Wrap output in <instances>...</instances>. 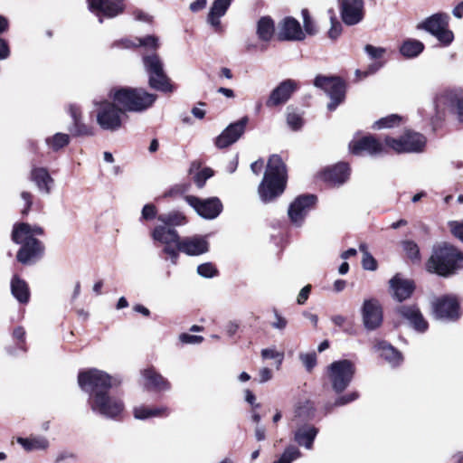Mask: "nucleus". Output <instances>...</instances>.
Here are the masks:
<instances>
[{
	"instance_id": "nucleus-1",
	"label": "nucleus",
	"mask_w": 463,
	"mask_h": 463,
	"mask_svg": "<svg viewBox=\"0 0 463 463\" xmlns=\"http://www.w3.org/2000/svg\"><path fill=\"white\" fill-rule=\"evenodd\" d=\"M78 383L81 390L89 392V404L92 411L109 419L117 418L123 412L121 399L110 395L109 392L120 383L118 378L98 369H90L79 373Z\"/></svg>"
},
{
	"instance_id": "nucleus-2",
	"label": "nucleus",
	"mask_w": 463,
	"mask_h": 463,
	"mask_svg": "<svg viewBox=\"0 0 463 463\" xmlns=\"http://www.w3.org/2000/svg\"><path fill=\"white\" fill-rule=\"evenodd\" d=\"M43 235V229L38 225L25 222L15 223L12 232V240L20 244L21 248L16 258L24 265H30L40 259L44 251V246L38 240Z\"/></svg>"
},
{
	"instance_id": "nucleus-3",
	"label": "nucleus",
	"mask_w": 463,
	"mask_h": 463,
	"mask_svg": "<svg viewBox=\"0 0 463 463\" xmlns=\"http://www.w3.org/2000/svg\"><path fill=\"white\" fill-rule=\"evenodd\" d=\"M287 167L279 155L269 156L258 193L262 202L269 203L283 194L287 184Z\"/></svg>"
},
{
	"instance_id": "nucleus-4",
	"label": "nucleus",
	"mask_w": 463,
	"mask_h": 463,
	"mask_svg": "<svg viewBox=\"0 0 463 463\" xmlns=\"http://www.w3.org/2000/svg\"><path fill=\"white\" fill-rule=\"evenodd\" d=\"M427 270L440 276H449L463 268V253L447 242L433 247L426 264Z\"/></svg>"
},
{
	"instance_id": "nucleus-5",
	"label": "nucleus",
	"mask_w": 463,
	"mask_h": 463,
	"mask_svg": "<svg viewBox=\"0 0 463 463\" xmlns=\"http://www.w3.org/2000/svg\"><path fill=\"white\" fill-rule=\"evenodd\" d=\"M109 98L117 103L123 111L143 112L150 108L156 99L155 94L142 88H116L110 90Z\"/></svg>"
},
{
	"instance_id": "nucleus-6",
	"label": "nucleus",
	"mask_w": 463,
	"mask_h": 463,
	"mask_svg": "<svg viewBox=\"0 0 463 463\" xmlns=\"http://www.w3.org/2000/svg\"><path fill=\"white\" fill-rule=\"evenodd\" d=\"M97 124L102 130H119L127 118L123 109L113 100L94 101Z\"/></svg>"
},
{
	"instance_id": "nucleus-7",
	"label": "nucleus",
	"mask_w": 463,
	"mask_h": 463,
	"mask_svg": "<svg viewBox=\"0 0 463 463\" xmlns=\"http://www.w3.org/2000/svg\"><path fill=\"white\" fill-rule=\"evenodd\" d=\"M145 71L148 74L149 86L156 90L171 92L173 86L164 71V64L156 53L143 56Z\"/></svg>"
},
{
	"instance_id": "nucleus-8",
	"label": "nucleus",
	"mask_w": 463,
	"mask_h": 463,
	"mask_svg": "<svg viewBox=\"0 0 463 463\" xmlns=\"http://www.w3.org/2000/svg\"><path fill=\"white\" fill-rule=\"evenodd\" d=\"M327 372L333 390L342 392L352 382L355 367L351 361L345 359L333 362L328 366Z\"/></svg>"
},
{
	"instance_id": "nucleus-9",
	"label": "nucleus",
	"mask_w": 463,
	"mask_h": 463,
	"mask_svg": "<svg viewBox=\"0 0 463 463\" xmlns=\"http://www.w3.org/2000/svg\"><path fill=\"white\" fill-rule=\"evenodd\" d=\"M385 145L398 154L420 153L426 146V138L418 132L408 130L398 138L386 137Z\"/></svg>"
},
{
	"instance_id": "nucleus-10",
	"label": "nucleus",
	"mask_w": 463,
	"mask_h": 463,
	"mask_svg": "<svg viewBox=\"0 0 463 463\" xmlns=\"http://www.w3.org/2000/svg\"><path fill=\"white\" fill-rule=\"evenodd\" d=\"M314 85L329 96L331 101L327 104L328 110H335L344 101L345 88L339 78L318 75L314 80Z\"/></svg>"
},
{
	"instance_id": "nucleus-11",
	"label": "nucleus",
	"mask_w": 463,
	"mask_h": 463,
	"mask_svg": "<svg viewBox=\"0 0 463 463\" xmlns=\"http://www.w3.org/2000/svg\"><path fill=\"white\" fill-rule=\"evenodd\" d=\"M151 236L155 241L165 245L164 252L169 256L173 264H176L179 256L178 243L181 241L177 232L165 225H157L152 231Z\"/></svg>"
},
{
	"instance_id": "nucleus-12",
	"label": "nucleus",
	"mask_w": 463,
	"mask_h": 463,
	"mask_svg": "<svg viewBox=\"0 0 463 463\" xmlns=\"http://www.w3.org/2000/svg\"><path fill=\"white\" fill-rule=\"evenodd\" d=\"M418 29H423L434 35L442 44L449 45L454 39L453 33L448 28L447 16L436 14L425 19L417 25Z\"/></svg>"
},
{
	"instance_id": "nucleus-13",
	"label": "nucleus",
	"mask_w": 463,
	"mask_h": 463,
	"mask_svg": "<svg viewBox=\"0 0 463 463\" xmlns=\"http://www.w3.org/2000/svg\"><path fill=\"white\" fill-rule=\"evenodd\" d=\"M185 201L204 219H214L222 211V204L217 197L201 200L198 197L188 195L185 196Z\"/></svg>"
},
{
	"instance_id": "nucleus-14",
	"label": "nucleus",
	"mask_w": 463,
	"mask_h": 463,
	"mask_svg": "<svg viewBox=\"0 0 463 463\" xmlns=\"http://www.w3.org/2000/svg\"><path fill=\"white\" fill-rule=\"evenodd\" d=\"M317 202V197L312 194L298 196L289 205L288 214L290 221L297 226H300L309 211Z\"/></svg>"
},
{
	"instance_id": "nucleus-15",
	"label": "nucleus",
	"mask_w": 463,
	"mask_h": 463,
	"mask_svg": "<svg viewBox=\"0 0 463 463\" xmlns=\"http://www.w3.org/2000/svg\"><path fill=\"white\" fill-rule=\"evenodd\" d=\"M249 117L244 116L238 121L231 123L215 139L218 148H226L234 144L244 134L249 123Z\"/></svg>"
},
{
	"instance_id": "nucleus-16",
	"label": "nucleus",
	"mask_w": 463,
	"mask_h": 463,
	"mask_svg": "<svg viewBox=\"0 0 463 463\" xmlns=\"http://www.w3.org/2000/svg\"><path fill=\"white\" fill-rule=\"evenodd\" d=\"M433 313L438 319L456 320L461 315L458 300L453 296L438 298L433 303Z\"/></svg>"
},
{
	"instance_id": "nucleus-17",
	"label": "nucleus",
	"mask_w": 463,
	"mask_h": 463,
	"mask_svg": "<svg viewBox=\"0 0 463 463\" xmlns=\"http://www.w3.org/2000/svg\"><path fill=\"white\" fill-rule=\"evenodd\" d=\"M437 106L450 109L459 122L463 123V92L460 90L444 91L437 98Z\"/></svg>"
},
{
	"instance_id": "nucleus-18",
	"label": "nucleus",
	"mask_w": 463,
	"mask_h": 463,
	"mask_svg": "<svg viewBox=\"0 0 463 463\" xmlns=\"http://www.w3.org/2000/svg\"><path fill=\"white\" fill-rule=\"evenodd\" d=\"M89 9L98 16L113 18L124 11L123 0H87Z\"/></svg>"
},
{
	"instance_id": "nucleus-19",
	"label": "nucleus",
	"mask_w": 463,
	"mask_h": 463,
	"mask_svg": "<svg viewBox=\"0 0 463 463\" xmlns=\"http://www.w3.org/2000/svg\"><path fill=\"white\" fill-rule=\"evenodd\" d=\"M89 9L98 16L113 18L124 11L123 0H87Z\"/></svg>"
},
{
	"instance_id": "nucleus-20",
	"label": "nucleus",
	"mask_w": 463,
	"mask_h": 463,
	"mask_svg": "<svg viewBox=\"0 0 463 463\" xmlns=\"http://www.w3.org/2000/svg\"><path fill=\"white\" fill-rule=\"evenodd\" d=\"M298 88V84L297 81L293 80H283L270 92L266 101V106L274 108L285 104Z\"/></svg>"
},
{
	"instance_id": "nucleus-21",
	"label": "nucleus",
	"mask_w": 463,
	"mask_h": 463,
	"mask_svg": "<svg viewBox=\"0 0 463 463\" xmlns=\"http://www.w3.org/2000/svg\"><path fill=\"white\" fill-rule=\"evenodd\" d=\"M362 317L364 325L368 330H374L381 326L383 311L378 300L371 298L364 301Z\"/></svg>"
},
{
	"instance_id": "nucleus-22",
	"label": "nucleus",
	"mask_w": 463,
	"mask_h": 463,
	"mask_svg": "<svg viewBox=\"0 0 463 463\" xmlns=\"http://www.w3.org/2000/svg\"><path fill=\"white\" fill-rule=\"evenodd\" d=\"M340 11L344 23L354 25L364 18L363 0H340Z\"/></svg>"
},
{
	"instance_id": "nucleus-23",
	"label": "nucleus",
	"mask_w": 463,
	"mask_h": 463,
	"mask_svg": "<svg viewBox=\"0 0 463 463\" xmlns=\"http://www.w3.org/2000/svg\"><path fill=\"white\" fill-rule=\"evenodd\" d=\"M386 145L381 143L372 136L364 137L358 140H353L349 144L350 151L354 155L366 152L371 156H376L385 151Z\"/></svg>"
},
{
	"instance_id": "nucleus-24",
	"label": "nucleus",
	"mask_w": 463,
	"mask_h": 463,
	"mask_svg": "<svg viewBox=\"0 0 463 463\" xmlns=\"http://www.w3.org/2000/svg\"><path fill=\"white\" fill-rule=\"evenodd\" d=\"M209 243L203 236H191L181 239L178 243V251L189 256H198L207 252Z\"/></svg>"
},
{
	"instance_id": "nucleus-25",
	"label": "nucleus",
	"mask_w": 463,
	"mask_h": 463,
	"mask_svg": "<svg viewBox=\"0 0 463 463\" xmlns=\"http://www.w3.org/2000/svg\"><path fill=\"white\" fill-rule=\"evenodd\" d=\"M279 37L287 41H301L305 38V33L298 21L288 16L279 24Z\"/></svg>"
},
{
	"instance_id": "nucleus-26",
	"label": "nucleus",
	"mask_w": 463,
	"mask_h": 463,
	"mask_svg": "<svg viewBox=\"0 0 463 463\" xmlns=\"http://www.w3.org/2000/svg\"><path fill=\"white\" fill-rule=\"evenodd\" d=\"M390 288L392 297L400 302L410 298L414 290L412 281L401 278L399 274L390 280Z\"/></svg>"
},
{
	"instance_id": "nucleus-27",
	"label": "nucleus",
	"mask_w": 463,
	"mask_h": 463,
	"mask_svg": "<svg viewBox=\"0 0 463 463\" xmlns=\"http://www.w3.org/2000/svg\"><path fill=\"white\" fill-rule=\"evenodd\" d=\"M145 380V386L157 392L168 391L171 388L170 383L154 368H147L142 371Z\"/></svg>"
},
{
	"instance_id": "nucleus-28",
	"label": "nucleus",
	"mask_w": 463,
	"mask_h": 463,
	"mask_svg": "<svg viewBox=\"0 0 463 463\" xmlns=\"http://www.w3.org/2000/svg\"><path fill=\"white\" fill-rule=\"evenodd\" d=\"M349 175L348 165L345 163H339L332 167L326 169L322 173L324 181L332 185H339L346 181Z\"/></svg>"
},
{
	"instance_id": "nucleus-29",
	"label": "nucleus",
	"mask_w": 463,
	"mask_h": 463,
	"mask_svg": "<svg viewBox=\"0 0 463 463\" xmlns=\"http://www.w3.org/2000/svg\"><path fill=\"white\" fill-rule=\"evenodd\" d=\"M398 312L406 318L413 328L419 332H425L428 328V322L424 319L422 314L416 307L402 306Z\"/></svg>"
},
{
	"instance_id": "nucleus-30",
	"label": "nucleus",
	"mask_w": 463,
	"mask_h": 463,
	"mask_svg": "<svg viewBox=\"0 0 463 463\" xmlns=\"http://www.w3.org/2000/svg\"><path fill=\"white\" fill-rule=\"evenodd\" d=\"M30 179L33 182L39 192L49 194L52 191L53 179L47 169L43 167H34L31 171Z\"/></svg>"
},
{
	"instance_id": "nucleus-31",
	"label": "nucleus",
	"mask_w": 463,
	"mask_h": 463,
	"mask_svg": "<svg viewBox=\"0 0 463 463\" xmlns=\"http://www.w3.org/2000/svg\"><path fill=\"white\" fill-rule=\"evenodd\" d=\"M318 429L312 425H303L294 432V440L307 449H312Z\"/></svg>"
},
{
	"instance_id": "nucleus-32",
	"label": "nucleus",
	"mask_w": 463,
	"mask_h": 463,
	"mask_svg": "<svg viewBox=\"0 0 463 463\" xmlns=\"http://www.w3.org/2000/svg\"><path fill=\"white\" fill-rule=\"evenodd\" d=\"M232 0H214L208 16L207 22L214 28H218L220 26V18L223 16L228 8L230 7Z\"/></svg>"
},
{
	"instance_id": "nucleus-33",
	"label": "nucleus",
	"mask_w": 463,
	"mask_h": 463,
	"mask_svg": "<svg viewBox=\"0 0 463 463\" xmlns=\"http://www.w3.org/2000/svg\"><path fill=\"white\" fill-rule=\"evenodd\" d=\"M133 413L137 420H146L153 417H166L170 414V410L166 406L151 408L140 405L134 408Z\"/></svg>"
},
{
	"instance_id": "nucleus-34",
	"label": "nucleus",
	"mask_w": 463,
	"mask_h": 463,
	"mask_svg": "<svg viewBox=\"0 0 463 463\" xmlns=\"http://www.w3.org/2000/svg\"><path fill=\"white\" fill-rule=\"evenodd\" d=\"M376 349L380 353V356L392 366H397L402 362V354L386 342H380L376 345Z\"/></svg>"
},
{
	"instance_id": "nucleus-35",
	"label": "nucleus",
	"mask_w": 463,
	"mask_h": 463,
	"mask_svg": "<svg viewBox=\"0 0 463 463\" xmlns=\"http://www.w3.org/2000/svg\"><path fill=\"white\" fill-rule=\"evenodd\" d=\"M11 292L19 303H28L30 299L29 287L27 283L21 279L18 276H14L11 280Z\"/></svg>"
},
{
	"instance_id": "nucleus-36",
	"label": "nucleus",
	"mask_w": 463,
	"mask_h": 463,
	"mask_svg": "<svg viewBox=\"0 0 463 463\" xmlns=\"http://www.w3.org/2000/svg\"><path fill=\"white\" fill-rule=\"evenodd\" d=\"M17 442L26 450H44L49 447L48 439L43 436H30L18 438Z\"/></svg>"
},
{
	"instance_id": "nucleus-37",
	"label": "nucleus",
	"mask_w": 463,
	"mask_h": 463,
	"mask_svg": "<svg viewBox=\"0 0 463 463\" xmlns=\"http://www.w3.org/2000/svg\"><path fill=\"white\" fill-rule=\"evenodd\" d=\"M274 33V21L269 16L260 18L257 23V35L259 39L263 42H269L272 39Z\"/></svg>"
},
{
	"instance_id": "nucleus-38",
	"label": "nucleus",
	"mask_w": 463,
	"mask_h": 463,
	"mask_svg": "<svg viewBox=\"0 0 463 463\" xmlns=\"http://www.w3.org/2000/svg\"><path fill=\"white\" fill-rule=\"evenodd\" d=\"M424 50V44L415 39H408L400 47V52L406 58L417 57Z\"/></svg>"
},
{
	"instance_id": "nucleus-39",
	"label": "nucleus",
	"mask_w": 463,
	"mask_h": 463,
	"mask_svg": "<svg viewBox=\"0 0 463 463\" xmlns=\"http://www.w3.org/2000/svg\"><path fill=\"white\" fill-rule=\"evenodd\" d=\"M122 44L125 48L143 46L156 50L158 48V39L153 35H147L144 38H136L135 41L125 40Z\"/></svg>"
},
{
	"instance_id": "nucleus-40",
	"label": "nucleus",
	"mask_w": 463,
	"mask_h": 463,
	"mask_svg": "<svg viewBox=\"0 0 463 463\" xmlns=\"http://www.w3.org/2000/svg\"><path fill=\"white\" fill-rule=\"evenodd\" d=\"M157 219L165 226L170 228L172 226L183 225L185 222V217L182 213L176 212L160 214Z\"/></svg>"
},
{
	"instance_id": "nucleus-41",
	"label": "nucleus",
	"mask_w": 463,
	"mask_h": 463,
	"mask_svg": "<svg viewBox=\"0 0 463 463\" xmlns=\"http://www.w3.org/2000/svg\"><path fill=\"white\" fill-rule=\"evenodd\" d=\"M70 142V136L64 133H56L46 139L47 146L53 151L66 146Z\"/></svg>"
},
{
	"instance_id": "nucleus-42",
	"label": "nucleus",
	"mask_w": 463,
	"mask_h": 463,
	"mask_svg": "<svg viewBox=\"0 0 463 463\" xmlns=\"http://www.w3.org/2000/svg\"><path fill=\"white\" fill-rule=\"evenodd\" d=\"M402 121V118L397 114H392L387 117L382 118L379 120L375 121L373 128V129H383L389 128L395 126H399Z\"/></svg>"
},
{
	"instance_id": "nucleus-43",
	"label": "nucleus",
	"mask_w": 463,
	"mask_h": 463,
	"mask_svg": "<svg viewBox=\"0 0 463 463\" xmlns=\"http://www.w3.org/2000/svg\"><path fill=\"white\" fill-rule=\"evenodd\" d=\"M301 457V451L297 447L291 445L287 447L279 458L273 463H291Z\"/></svg>"
},
{
	"instance_id": "nucleus-44",
	"label": "nucleus",
	"mask_w": 463,
	"mask_h": 463,
	"mask_svg": "<svg viewBox=\"0 0 463 463\" xmlns=\"http://www.w3.org/2000/svg\"><path fill=\"white\" fill-rule=\"evenodd\" d=\"M359 250L363 253V268L367 270H375L377 263L374 258L369 253L367 245L364 243L360 244Z\"/></svg>"
},
{
	"instance_id": "nucleus-45",
	"label": "nucleus",
	"mask_w": 463,
	"mask_h": 463,
	"mask_svg": "<svg viewBox=\"0 0 463 463\" xmlns=\"http://www.w3.org/2000/svg\"><path fill=\"white\" fill-rule=\"evenodd\" d=\"M261 357L265 360L272 359L275 360L277 369H279L284 360V353L278 351L276 347L264 348L260 352Z\"/></svg>"
},
{
	"instance_id": "nucleus-46",
	"label": "nucleus",
	"mask_w": 463,
	"mask_h": 463,
	"mask_svg": "<svg viewBox=\"0 0 463 463\" xmlns=\"http://www.w3.org/2000/svg\"><path fill=\"white\" fill-rule=\"evenodd\" d=\"M403 250L408 258L412 261H419L420 260L419 246L412 241H405L402 242Z\"/></svg>"
},
{
	"instance_id": "nucleus-47",
	"label": "nucleus",
	"mask_w": 463,
	"mask_h": 463,
	"mask_svg": "<svg viewBox=\"0 0 463 463\" xmlns=\"http://www.w3.org/2000/svg\"><path fill=\"white\" fill-rule=\"evenodd\" d=\"M71 132L76 136H93L94 129L92 127L86 125L81 119L73 122Z\"/></svg>"
},
{
	"instance_id": "nucleus-48",
	"label": "nucleus",
	"mask_w": 463,
	"mask_h": 463,
	"mask_svg": "<svg viewBox=\"0 0 463 463\" xmlns=\"http://www.w3.org/2000/svg\"><path fill=\"white\" fill-rule=\"evenodd\" d=\"M287 123L293 130H298L303 125L301 116L294 110H288L287 113Z\"/></svg>"
},
{
	"instance_id": "nucleus-49",
	"label": "nucleus",
	"mask_w": 463,
	"mask_h": 463,
	"mask_svg": "<svg viewBox=\"0 0 463 463\" xmlns=\"http://www.w3.org/2000/svg\"><path fill=\"white\" fill-rule=\"evenodd\" d=\"M299 360L307 369L311 372L317 364V354L315 352L299 354Z\"/></svg>"
},
{
	"instance_id": "nucleus-50",
	"label": "nucleus",
	"mask_w": 463,
	"mask_h": 463,
	"mask_svg": "<svg viewBox=\"0 0 463 463\" xmlns=\"http://www.w3.org/2000/svg\"><path fill=\"white\" fill-rule=\"evenodd\" d=\"M301 13L303 17L304 31L310 35L315 34L317 33V27L309 15V12L307 9H303Z\"/></svg>"
},
{
	"instance_id": "nucleus-51",
	"label": "nucleus",
	"mask_w": 463,
	"mask_h": 463,
	"mask_svg": "<svg viewBox=\"0 0 463 463\" xmlns=\"http://www.w3.org/2000/svg\"><path fill=\"white\" fill-rule=\"evenodd\" d=\"M197 272L203 278H213L216 276L217 269L212 263H203L197 267Z\"/></svg>"
},
{
	"instance_id": "nucleus-52",
	"label": "nucleus",
	"mask_w": 463,
	"mask_h": 463,
	"mask_svg": "<svg viewBox=\"0 0 463 463\" xmlns=\"http://www.w3.org/2000/svg\"><path fill=\"white\" fill-rule=\"evenodd\" d=\"M213 172L211 168H203L194 177V182L199 188H202L206 180L213 176Z\"/></svg>"
},
{
	"instance_id": "nucleus-53",
	"label": "nucleus",
	"mask_w": 463,
	"mask_h": 463,
	"mask_svg": "<svg viewBox=\"0 0 463 463\" xmlns=\"http://www.w3.org/2000/svg\"><path fill=\"white\" fill-rule=\"evenodd\" d=\"M331 27L328 31V36L329 38L335 40L339 37L342 32V25L334 17V15H331Z\"/></svg>"
},
{
	"instance_id": "nucleus-54",
	"label": "nucleus",
	"mask_w": 463,
	"mask_h": 463,
	"mask_svg": "<svg viewBox=\"0 0 463 463\" xmlns=\"http://www.w3.org/2000/svg\"><path fill=\"white\" fill-rule=\"evenodd\" d=\"M179 340L183 344L186 345H196L203 342V337L201 335H194L187 333H183L179 335Z\"/></svg>"
},
{
	"instance_id": "nucleus-55",
	"label": "nucleus",
	"mask_w": 463,
	"mask_h": 463,
	"mask_svg": "<svg viewBox=\"0 0 463 463\" xmlns=\"http://www.w3.org/2000/svg\"><path fill=\"white\" fill-rule=\"evenodd\" d=\"M365 52L373 59H380L385 53V49L367 44L364 47Z\"/></svg>"
},
{
	"instance_id": "nucleus-56",
	"label": "nucleus",
	"mask_w": 463,
	"mask_h": 463,
	"mask_svg": "<svg viewBox=\"0 0 463 463\" xmlns=\"http://www.w3.org/2000/svg\"><path fill=\"white\" fill-rule=\"evenodd\" d=\"M449 226L453 235L463 241V222H449Z\"/></svg>"
},
{
	"instance_id": "nucleus-57",
	"label": "nucleus",
	"mask_w": 463,
	"mask_h": 463,
	"mask_svg": "<svg viewBox=\"0 0 463 463\" xmlns=\"http://www.w3.org/2000/svg\"><path fill=\"white\" fill-rule=\"evenodd\" d=\"M358 393L356 392H353L347 393L344 396L338 397L335 402V406H343L348 404L358 398Z\"/></svg>"
},
{
	"instance_id": "nucleus-58",
	"label": "nucleus",
	"mask_w": 463,
	"mask_h": 463,
	"mask_svg": "<svg viewBox=\"0 0 463 463\" xmlns=\"http://www.w3.org/2000/svg\"><path fill=\"white\" fill-rule=\"evenodd\" d=\"M156 213L157 210L154 204H146L142 209V218L145 220H152L156 217Z\"/></svg>"
},
{
	"instance_id": "nucleus-59",
	"label": "nucleus",
	"mask_w": 463,
	"mask_h": 463,
	"mask_svg": "<svg viewBox=\"0 0 463 463\" xmlns=\"http://www.w3.org/2000/svg\"><path fill=\"white\" fill-rule=\"evenodd\" d=\"M21 198L24 202V207L22 210V214L26 215L29 213L31 206L33 204V195L29 192L24 191L21 193Z\"/></svg>"
},
{
	"instance_id": "nucleus-60",
	"label": "nucleus",
	"mask_w": 463,
	"mask_h": 463,
	"mask_svg": "<svg viewBox=\"0 0 463 463\" xmlns=\"http://www.w3.org/2000/svg\"><path fill=\"white\" fill-rule=\"evenodd\" d=\"M310 290H311V286L310 285L305 286L300 290V292L298 293V298H297L298 304L303 305L307 301V299L308 298Z\"/></svg>"
},
{
	"instance_id": "nucleus-61",
	"label": "nucleus",
	"mask_w": 463,
	"mask_h": 463,
	"mask_svg": "<svg viewBox=\"0 0 463 463\" xmlns=\"http://www.w3.org/2000/svg\"><path fill=\"white\" fill-rule=\"evenodd\" d=\"M287 325H288L287 319L284 318L283 317L279 316L278 313H276L275 314V321L272 322V324H271L272 327L279 329V330H283L286 328Z\"/></svg>"
},
{
	"instance_id": "nucleus-62",
	"label": "nucleus",
	"mask_w": 463,
	"mask_h": 463,
	"mask_svg": "<svg viewBox=\"0 0 463 463\" xmlns=\"http://www.w3.org/2000/svg\"><path fill=\"white\" fill-rule=\"evenodd\" d=\"M68 111L72 118L73 122L77 121V119H81V110L76 104H70L68 107Z\"/></svg>"
},
{
	"instance_id": "nucleus-63",
	"label": "nucleus",
	"mask_w": 463,
	"mask_h": 463,
	"mask_svg": "<svg viewBox=\"0 0 463 463\" xmlns=\"http://www.w3.org/2000/svg\"><path fill=\"white\" fill-rule=\"evenodd\" d=\"M259 376V382L264 383L272 378V371L268 367H263L260 370Z\"/></svg>"
},
{
	"instance_id": "nucleus-64",
	"label": "nucleus",
	"mask_w": 463,
	"mask_h": 463,
	"mask_svg": "<svg viewBox=\"0 0 463 463\" xmlns=\"http://www.w3.org/2000/svg\"><path fill=\"white\" fill-rule=\"evenodd\" d=\"M9 55L10 50L7 42L0 38V61L7 59Z\"/></svg>"
}]
</instances>
